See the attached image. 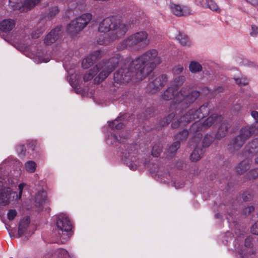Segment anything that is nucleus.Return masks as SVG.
Wrapping results in <instances>:
<instances>
[{
  "label": "nucleus",
  "instance_id": "f257e3e1",
  "mask_svg": "<svg viewBox=\"0 0 258 258\" xmlns=\"http://www.w3.org/2000/svg\"><path fill=\"white\" fill-rule=\"evenodd\" d=\"M177 91L172 87H168L163 93L162 98L168 100L174 99L175 103L171 105V111H183L188 108L200 96V92L192 89L189 85H185Z\"/></svg>",
  "mask_w": 258,
  "mask_h": 258
},
{
  "label": "nucleus",
  "instance_id": "f03ea898",
  "mask_svg": "<svg viewBox=\"0 0 258 258\" xmlns=\"http://www.w3.org/2000/svg\"><path fill=\"white\" fill-rule=\"evenodd\" d=\"M162 61L155 49L147 51L131 62V66L137 71V79L143 80L148 76L157 66Z\"/></svg>",
  "mask_w": 258,
  "mask_h": 258
},
{
  "label": "nucleus",
  "instance_id": "7ed1b4c3",
  "mask_svg": "<svg viewBox=\"0 0 258 258\" xmlns=\"http://www.w3.org/2000/svg\"><path fill=\"white\" fill-rule=\"evenodd\" d=\"M121 60L122 58L120 54L117 53L109 59L101 61L84 75V81L91 80L98 73L94 81L97 83L102 82L115 69Z\"/></svg>",
  "mask_w": 258,
  "mask_h": 258
},
{
  "label": "nucleus",
  "instance_id": "20e7f679",
  "mask_svg": "<svg viewBox=\"0 0 258 258\" xmlns=\"http://www.w3.org/2000/svg\"><path fill=\"white\" fill-rule=\"evenodd\" d=\"M98 31L100 32H107L111 31L109 40L114 41L123 36L128 30V26L117 17H109L104 18L99 24Z\"/></svg>",
  "mask_w": 258,
  "mask_h": 258
},
{
  "label": "nucleus",
  "instance_id": "39448f33",
  "mask_svg": "<svg viewBox=\"0 0 258 258\" xmlns=\"http://www.w3.org/2000/svg\"><path fill=\"white\" fill-rule=\"evenodd\" d=\"M149 42L148 35L145 31L137 32L120 43L117 46L118 50L135 46L137 48L146 46Z\"/></svg>",
  "mask_w": 258,
  "mask_h": 258
},
{
  "label": "nucleus",
  "instance_id": "423d86ee",
  "mask_svg": "<svg viewBox=\"0 0 258 258\" xmlns=\"http://www.w3.org/2000/svg\"><path fill=\"white\" fill-rule=\"evenodd\" d=\"M56 225L58 230V236L60 237L61 242L64 243L72 235V222L67 215L61 213L57 216Z\"/></svg>",
  "mask_w": 258,
  "mask_h": 258
},
{
  "label": "nucleus",
  "instance_id": "0eeeda50",
  "mask_svg": "<svg viewBox=\"0 0 258 258\" xmlns=\"http://www.w3.org/2000/svg\"><path fill=\"white\" fill-rule=\"evenodd\" d=\"M128 61L123 67L116 71L114 74V84H123L128 82L132 78L135 81H141L137 79V71L131 66V62L128 64Z\"/></svg>",
  "mask_w": 258,
  "mask_h": 258
},
{
  "label": "nucleus",
  "instance_id": "6e6552de",
  "mask_svg": "<svg viewBox=\"0 0 258 258\" xmlns=\"http://www.w3.org/2000/svg\"><path fill=\"white\" fill-rule=\"evenodd\" d=\"M197 115V114H169L160 121V124L162 126H165L172 121L171 127L176 128L180 124L185 125L189 123Z\"/></svg>",
  "mask_w": 258,
  "mask_h": 258
},
{
  "label": "nucleus",
  "instance_id": "1a4fd4ad",
  "mask_svg": "<svg viewBox=\"0 0 258 258\" xmlns=\"http://www.w3.org/2000/svg\"><path fill=\"white\" fill-rule=\"evenodd\" d=\"M90 13H85L72 20L68 25L67 31L71 35H75L82 31L92 19Z\"/></svg>",
  "mask_w": 258,
  "mask_h": 258
},
{
  "label": "nucleus",
  "instance_id": "9d476101",
  "mask_svg": "<svg viewBox=\"0 0 258 258\" xmlns=\"http://www.w3.org/2000/svg\"><path fill=\"white\" fill-rule=\"evenodd\" d=\"M167 82V77L166 75H160L148 85V90L152 93H155L164 86Z\"/></svg>",
  "mask_w": 258,
  "mask_h": 258
},
{
  "label": "nucleus",
  "instance_id": "9b49d317",
  "mask_svg": "<svg viewBox=\"0 0 258 258\" xmlns=\"http://www.w3.org/2000/svg\"><path fill=\"white\" fill-rule=\"evenodd\" d=\"M171 12L178 17L186 16L191 14V10L187 6L171 4L169 6Z\"/></svg>",
  "mask_w": 258,
  "mask_h": 258
},
{
  "label": "nucleus",
  "instance_id": "f8f14e48",
  "mask_svg": "<svg viewBox=\"0 0 258 258\" xmlns=\"http://www.w3.org/2000/svg\"><path fill=\"white\" fill-rule=\"evenodd\" d=\"M61 27L57 26L52 30L45 37L44 42L46 45H51L62 36Z\"/></svg>",
  "mask_w": 258,
  "mask_h": 258
},
{
  "label": "nucleus",
  "instance_id": "ddd939ff",
  "mask_svg": "<svg viewBox=\"0 0 258 258\" xmlns=\"http://www.w3.org/2000/svg\"><path fill=\"white\" fill-rule=\"evenodd\" d=\"M103 54V52L101 50L94 51L83 60L82 63V67L84 69H88L98 59L101 58Z\"/></svg>",
  "mask_w": 258,
  "mask_h": 258
},
{
  "label": "nucleus",
  "instance_id": "4468645a",
  "mask_svg": "<svg viewBox=\"0 0 258 258\" xmlns=\"http://www.w3.org/2000/svg\"><path fill=\"white\" fill-rule=\"evenodd\" d=\"M258 130V122L254 125L245 126L241 128L239 136L245 141L250 138Z\"/></svg>",
  "mask_w": 258,
  "mask_h": 258
},
{
  "label": "nucleus",
  "instance_id": "2eb2a0df",
  "mask_svg": "<svg viewBox=\"0 0 258 258\" xmlns=\"http://www.w3.org/2000/svg\"><path fill=\"white\" fill-rule=\"evenodd\" d=\"M245 141L239 135L234 138L228 144V150L230 152H235L239 150Z\"/></svg>",
  "mask_w": 258,
  "mask_h": 258
},
{
  "label": "nucleus",
  "instance_id": "dca6fc26",
  "mask_svg": "<svg viewBox=\"0 0 258 258\" xmlns=\"http://www.w3.org/2000/svg\"><path fill=\"white\" fill-rule=\"evenodd\" d=\"M12 194H15V192H12L10 188H4L0 190V204L5 205L8 204Z\"/></svg>",
  "mask_w": 258,
  "mask_h": 258
},
{
  "label": "nucleus",
  "instance_id": "f3484780",
  "mask_svg": "<svg viewBox=\"0 0 258 258\" xmlns=\"http://www.w3.org/2000/svg\"><path fill=\"white\" fill-rule=\"evenodd\" d=\"M231 123L228 121L223 122L219 127L216 135V138L221 139L226 136L228 130L230 127Z\"/></svg>",
  "mask_w": 258,
  "mask_h": 258
},
{
  "label": "nucleus",
  "instance_id": "a211bd4d",
  "mask_svg": "<svg viewBox=\"0 0 258 258\" xmlns=\"http://www.w3.org/2000/svg\"><path fill=\"white\" fill-rule=\"evenodd\" d=\"M41 0H23V5L21 7L22 12L30 11L37 6Z\"/></svg>",
  "mask_w": 258,
  "mask_h": 258
},
{
  "label": "nucleus",
  "instance_id": "6ab92c4d",
  "mask_svg": "<svg viewBox=\"0 0 258 258\" xmlns=\"http://www.w3.org/2000/svg\"><path fill=\"white\" fill-rule=\"evenodd\" d=\"M15 26V22L12 19H5L0 23V29L5 32L12 30Z\"/></svg>",
  "mask_w": 258,
  "mask_h": 258
},
{
  "label": "nucleus",
  "instance_id": "aec40b11",
  "mask_svg": "<svg viewBox=\"0 0 258 258\" xmlns=\"http://www.w3.org/2000/svg\"><path fill=\"white\" fill-rule=\"evenodd\" d=\"M30 218L28 217L24 218L20 221L19 228H18V235L20 237L26 233V230L29 226Z\"/></svg>",
  "mask_w": 258,
  "mask_h": 258
},
{
  "label": "nucleus",
  "instance_id": "412c9836",
  "mask_svg": "<svg viewBox=\"0 0 258 258\" xmlns=\"http://www.w3.org/2000/svg\"><path fill=\"white\" fill-rule=\"evenodd\" d=\"M251 161L248 159H245L239 163L236 167V171L238 174H242L248 170L250 168Z\"/></svg>",
  "mask_w": 258,
  "mask_h": 258
},
{
  "label": "nucleus",
  "instance_id": "4be33fe9",
  "mask_svg": "<svg viewBox=\"0 0 258 258\" xmlns=\"http://www.w3.org/2000/svg\"><path fill=\"white\" fill-rule=\"evenodd\" d=\"M176 38L182 46L189 47L191 45V41L188 36L183 33L179 32Z\"/></svg>",
  "mask_w": 258,
  "mask_h": 258
},
{
  "label": "nucleus",
  "instance_id": "5701e85b",
  "mask_svg": "<svg viewBox=\"0 0 258 258\" xmlns=\"http://www.w3.org/2000/svg\"><path fill=\"white\" fill-rule=\"evenodd\" d=\"M204 151L202 148L197 147L191 153L190 159L192 162H197L199 161L203 155Z\"/></svg>",
  "mask_w": 258,
  "mask_h": 258
},
{
  "label": "nucleus",
  "instance_id": "b1692460",
  "mask_svg": "<svg viewBox=\"0 0 258 258\" xmlns=\"http://www.w3.org/2000/svg\"><path fill=\"white\" fill-rule=\"evenodd\" d=\"M205 126L201 120L196 121L193 123L190 128V133L196 134L203 130H205Z\"/></svg>",
  "mask_w": 258,
  "mask_h": 258
},
{
  "label": "nucleus",
  "instance_id": "393cba45",
  "mask_svg": "<svg viewBox=\"0 0 258 258\" xmlns=\"http://www.w3.org/2000/svg\"><path fill=\"white\" fill-rule=\"evenodd\" d=\"M185 81V78L184 76H179L175 77L171 82V87L176 90L181 86Z\"/></svg>",
  "mask_w": 258,
  "mask_h": 258
},
{
  "label": "nucleus",
  "instance_id": "a878e982",
  "mask_svg": "<svg viewBox=\"0 0 258 258\" xmlns=\"http://www.w3.org/2000/svg\"><path fill=\"white\" fill-rule=\"evenodd\" d=\"M249 153L255 154L258 152V138L253 140L246 147Z\"/></svg>",
  "mask_w": 258,
  "mask_h": 258
},
{
  "label": "nucleus",
  "instance_id": "bb28decb",
  "mask_svg": "<svg viewBox=\"0 0 258 258\" xmlns=\"http://www.w3.org/2000/svg\"><path fill=\"white\" fill-rule=\"evenodd\" d=\"M214 107L210 103H206L201 106L197 110V113H210L213 111Z\"/></svg>",
  "mask_w": 258,
  "mask_h": 258
},
{
  "label": "nucleus",
  "instance_id": "cd10ccee",
  "mask_svg": "<svg viewBox=\"0 0 258 258\" xmlns=\"http://www.w3.org/2000/svg\"><path fill=\"white\" fill-rule=\"evenodd\" d=\"M23 5V0H9V6L14 10H19L22 12L21 7Z\"/></svg>",
  "mask_w": 258,
  "mask_h": 258
},
{
  "label": "nucleus",
  "instance_id": "c85d7f7f",
  "mask_svg": "<svg viewBox=\"0 0 258 258\" xmlns=\"http://www.w3.org/2000/svg\"><path fill=\"white\" fill-rule=\"evenodd\" d=\"M189 70L192 73H197L202 71V66L200 63L192 61L189 63Z\"/></svg>",
  "mask_w": 258,
  "mask_h": 258
},
{
  "label": "nucleus",
  "instance_id": "c756f323",
  "mask_svg": "<svg viewBox=\"0 0 258 258\" xmlns=\"http://www.w3.org/2000/svg\"><path fill=\"white\" fill-rule=\"evenodd\" d=\"M46 199V192L44 191H41L36 195L35 197V202L38 205H42L45 203Z\"/></svg>",
  "mask_w": 258,
  "mask_h": 258
},
{
  "label": "nucleus",
  "instance_id": "7c9ffc66",
  "mask_svg": "<svg viewBox=\"0 0 258 258\" xmlns=\"http://www.w3.org/2000/svg\"><path fill=\"white\" fill-rule=\"evenodd\" d=\"M217 117V114H212L209 117L204 120H202L203 123L205 126V128H206L209 126H211L214 122L215 121Z\"/></svg>",
  "mask_w": 258,
  "mask_h": 258
},
{
  "label": "nucleus",
  "instance_id": "2f4dec72",
  "mask_svg": "<svg viewBox=\"0 0 258 258\" xmlns=\"http://www.w3.org/2000/svg\"><path fill=\"white\" fill-rule=\"evenodd\" d=\"M180 145V142L179 141H177L174 142L168 148V155H167L169 157H172L173 155L177 151V150L179 148Z\"/></svg>",
  "mask_w": 258,
  "mask_h": 258
},
{
  "label": "nucleus",
  "instance_id": "473e14b6",
  "mask_svg": "<svg viewBox=\"0 0 258 258\" xmlns=\"http://www.w3.org/2000/svg\"><path fill=\"white\" fill-rule=\"evenodd\" d=\"M162 145L160 143L155 144L152 148V155L154 157L159 156L162 151Z\"/></svg>",
  "mask_w": 258,
  "mask_h": 258
},
{
  "label": "nucleus",
  "instance_id": "72a5a7b5",
  "mask_svg": "<svg viewBox=\"0 0 258 258\" xmlns=\"http://www.w3.org/2000/svg\"><path fill=\"white\" fill-rule=\"evenodd\" d=\"M189 134V132L186 130L179 132L175 136V139L178 141H182L186 139Z\"/></svg>",
  "mask_w": 258,
  "mask_h": 258
},
{
  "label": "nucleus",
  "instance_id": "f704fd0d",
  "mask_svg": "<svg viewBox=\"0 0 258 258\" xmlns=\"http://www.w3.org/2000/svg\"><path fill=\"white\" fill-rule=\"evenodd\" d=\"M25 167L28 172L33 173L36 170V164L33 161H29L25 163Z\"/></svg>",
  "mask_w": 258,
  "mask_h": 258
},
{
  "label": "nucleus",
  "instance_id": "c9c22d12",
  "mask_svg": "<svg viewBox=\"0 0 258 258\" xmlns=\"http://www.w3.org/2000/svg\"><path fill=\"white\" fill-rule=\"evenodd\" d=\"M207 8H209L211 10L218 13H219L221 11L220 9L219 8L217 4L212 0L208 1Z\"/></svg>",
  "mask_w": 258,
  "mask_h": 258
},
{
  "label": "nucleus",
  "instance_id": "e433bc0d",
  "mask_svg": "<svg viewBox=\"0 0 258 258\" xmlns=\"http://www.w3.org/2000/svg\"><path fill=\"white\" fill-rule=\"evenodd\" d=\"M59 9L56 6L51 7L48 11L47 16L48 18H54L59 12Z\"/></svg>",
  "mask_w": 258,
  "mask_h": 258
},
{
  "label": "nucleus",
  "instance_id": "4c0bfd02",
  "mask_svg": "<svg viewBox=\"0 0 258 258\" xmlns=\"http://www.w3.org/2000/svg\"><path fill=\"white\" fill-rule=\"evenodd\" d=\"M254 163L256 168L251 170L249 173V176L250 178L252 179H254L258 177V156L255 158Z\"/></svg>",
  "mask_w": 258,
  "mask_h": 258
},
{
  "label": "nucleus",
  "instance_id": "58836bf2",
  "mask_svg": "<svg viewBox=\"0 0 258 258\" xmlns=\"http://www.w3.org/2000/svg\"><path fill=\"white\" fill-rule=\"evenodd\" d=\"M109 125L112 128L115 127L117 130H120L123 127L124 124L122 122H118L117 119L108 122Z\"/></svg>",
  "mask_w": 258,
  "mask_h": 258
},
{
  "label": "nucleus",
  "instance_id": "ea45409f",
  "mask_svg": "<svg viewBox=\"0 0 258 258\" xmlns=\"http://www.w3.org/2000/svg\"><path fill=\"white\" fill-rule=\"evenodd\" d=\"M236 83L240 86H245L248 84V80L245 78H234Z\"/></svg>",
  "mask_w": 258,
  "mask_h": 258
},
{
  "label": "nucleus",
  "instance_id": "a19ab883",
  "mask_svg": "<svg viewBox=\"0 0 258 258\" xmlns=\"http://www.w3.org/2000/svg\"><path fill=\"white\" fill-rule=\"evenodd\" d=\"M213 137L210 135H206L203 141V147H208L213 142Z\"/></svg>",
  "mask_w": 258,
  "mask_h": 258
},
{
  "label": "nucleus",
  "instance_id": "79ce46f5",
  "mask_svg": "<svg viewBox=\"0 0 258 258\" xmlns=\"http://www.w3.org/2000/svg\"><path fill=\"white\" fill-rule=\"evenodd\" d=\"M136 150V149L135 146L132 145L128 146L127 149L126 150V152L125 153V157L129 158L130 156H132V154L135 153Z\"/></svg>",
  "mask_w": 258,
  "mask_h": 258
},
{
  "label": "nucleus",
  "instance_id": "37998d69",
  "mask_svg": "<svg viewBox=\"0 0 258 258\" xmlns=\"http://www.w3.org/2000/svg\"><path fill=\"white\" fill-rule=\"evenodd\" d=\"M44 30L42 29H37L33 31L31 33V37L33 39H36L43 33Z\"/></svg>",
  "mask_w": 258,
  "mask_h": 258
},
{
  "label": "nucleus",
  "instance_id": "c03bdc74",
  "mask_svg": "<svg viewBox=\"0 0 258 258\" xmlns=\"http://www.w3.org/2000/svg\"><path fill=\"white\" fill-rule=\"evenodd\" d=\"M26 148L24 145H19L17 147V151L18 154L24 156L26 152Z\"/></svg>",
  "mask_w": 258,
  "mask_h": 258
},
{
  "label": "nucleus",
  "instance_id": "a18cd8bd",
  "mask_svg": "<svg viewBox=\"0 0 258 258\" xmlns=\"http://www.w3.org/2000/svg\"><path fill=\"white\" fill-rule=\"evenodd\" d=\"M209 0H195L197 5L202 7L204 8H207V5Z\"/></svg>",
  "mask_w": 258,
  "mask_h": 258
},
{
  "label": "nucleus",
  "instance_id": "49530a36",
  "mask_svg": "<svg viewBox=\"0 0 258 258\" xmlns=\"http://www.w3.org/2000/svg\"><path fill=\"white\" fill-rule=\"evenodd\" d=\"M184 70L183 67L181 65H178L173 69L174 74L178 75L182 73Z\"/></svg>",
  "mask_w": 258,
  "mask_h": 258
},
{
  "label": "nucleus",
  "instance_id": "de8ad7c7",
  "mask_svg": "<svg viewBox=\"0 0 258 258\" xmlns=\"http://www.w3.org/2000/svg\"><path fill=\"white\" fill-rule=\"evenodd\" d=\"M258 34V27L255 25H252L251 27V32H250V35L252 37H255Z\"/></svg>",
  "mask_w": 258,
  "mask_h": 258
},
{
  "label": "nucleus",
  "instance_id": "09e8293b",
  "mask_svg": "<svg viewBox=\"0 0 258 258\" xmlns=\"http://www.w3.org/2000/svg\"><path fill=\"white\" fill-rule=\"evenodd\" d=\"M8 218L10 220H13L17 215V211L15 210H11L8 213Z\"/></svg>",
  "mask_w": 258,
  "mask_h": 258
},
{
  "label": "nucleus",
  "instance_id": "8fccbe9b",
  "mask_svg": "<svg viewBox=\"0 0 258 258\" xmlns=\"http://www.w3.org/2000/svg\"><path fill=\"white\" fill-rule=\"evenodd\" d=\"M251 232L253 234L258 235V221L252 226Z\"/></svg>",
  "mask_w": 258,
  "mask_h": 258
},
{
  "label": "nucleus",
  "instance_id": "3c124183",
  "mask_svg": "<svg viewBox=\"0 0 258 258\" xmlns=\"http://www.w3.org/2000/svg\"><path fill=\"white\" fill-rule=\"evenodd\" d=\"M252 238L250 236L247 237L245 240V246L247 247H250L252 246Z\"/></svg>",
  "mask_w": 258,
  "mask_h": 258
},
{
  "label": "nucleus",
  "instance_id": "603ef678",
  "mask_svg": "<svg viewBox=\"0 0 258 258\" xmlns=\"http://www.w3.org/2000/svg\"><path fill=\"white\" fill-rule=\"evenodd\" d=\"M224 89H225V88L223 86H222V85L214 89V93L215 94H217L218 93L222 92L224 90Z\"/></svg>",
  "mask_w": 258,
  "mask_h": 258
},
{
  "label": "nucleus",
  "instance_id": "864d4df0",
  "mask_svg": "<svg viewBox=\"0 0 258 258\" xmlns=\"http://www.w3.org/2000/svg\"><path fill=\"white\" fill-rule=\"evenodd\" d=\"M254 211V207L253 206H249L248 207L245 208L243 211V212L244 214H249L251 212Z\"/></svg>",
  "mask_w": 258,
  "mask_h": 258
},
{
  "label": "nucleus",
  "instance_id": "5fc2aeb1",
  "mask_svg": "<svg viewBox=\"0 0 258 258\" xmlns=\"http://www.w3.org/2000/svg\"><path fill=\"white\" fill-rule=\"evenodd\" d=\"M109 41L106 40L105 39H101V38H99L97 41V42L100 45H107L108 44Z\"/></svg>",
  "mask_w": 258,
  "mask_h": 258
},
{
  "label": "nucleus",
  "instance_id": "6e6d98bb",
  "mask_svg": "<svg viewBox=\"0 0 258 258\" xmlns=\"http://www.w3.org/2000/svg\"><path fill=\"white\" fill-rule=\"evenodd\" d=\"M247 3L251 5L256 7L258 6V0H245Z\"/></svg>",
  "mask_w": 258,
  "mask_h": 258
},
{
  "label": "nucleus",
  "instance_id": "4d7b16f0",
  "mask_svg": "<svg viewBox=\"0 0 258 258\" xmlns=\"http://www.w3.org/2000/svg\"><path fill=\"white\" fill-rule=\"evenodd\" d=\"M240 105L239 104H236L233 107L232 109L234 111H239L240 110Z\"/></svg>",
  "mask_w": 258,
  "mask_h": 258
},
{
  "label": "nucleus",
  "instance_id": "13d9d810",
  "mask_svg": "<svg viewBox=\"0 0 258 258\" xmlns=\"http://www.w3.org/2000/svg\"><path fill=\"white\" fill-rule=\"evenodd\" d=\"M247 195L248 194L247 193H244L242 195V198H243V200L245 201H248L250 199V197L248 198L247 197Z\"/></svg>",
  "mask_w": 258,
  "mask_h": 258
},
{
  "label": "nucleus",
  "instance_id": "bf43d9fd",
  "mask_svg": "<svg viewBox=\"0 0 258 258\" xmlns=\"http://www.w3.org/2000/svg\"><path fill=\"white\" fill-rule=\"evenodd\" d=\"M40 59V62H47L49 61L50 59L49 58L47 57V58H43L42 57H40L39 58Z\"/></svg>",
  "mask_w": 258,
  "mask_h": 258
},
{
  "label": "nucleus",
  "instance_id": "052dcab7",
  "mask_svg": "<svg viewBox=\"0 0 258 258\" xmlns=\"http://www.w3.org/2000/svg\"><path fill=\"white\" fill-rule=\"evenodd\" d=\"M59 251L63 255L67 254V253H68L67 251L65 249H61L59 250Z\"/></svg>",
  "mask_w": 258,
  "mask_h": 258
},
{
  "label": "nucleus",
  "instance_id": "680f3d73",
  "mask_svg": "<svg viewBox=\"0 0 258 258\" xmlns=\"http://www.w3.org/2000/svg\"><path fill=\"white\" fill-rule=\"evenodd\" d=\"M251 115L256 120H258V114H251Z\"/></svg>",
  "mask_w": 258,
  "mask_h": 258
},
{
  "label": "nucleus",
  "instance_id": "e2e57ef3",
  "mask_svg": "<svg viewBox=\"0 0 258 258\" xmlns=\"http://www.w3.org/2000/svg\"><path fill=\"white\" fill-rule=\"evenodd\" d=\"M19 188L20 189V195H21L22 194V189H23V185L22 184H20L19 185Z\"/></svg>",
  "mask_w": 258,
  "mask_h": 258
},
{
  "label": "nucleus",
  "instance_id": "0e129e2a",
  "mask_svg": "<svg viewBox=\"0 0 258 258\" xmlns=\"http://www.w3.org/2000/svg\"><path fill=\"white\" fill-rule=\"evenodd\" d=\"M198 138L199 139H201L202 138V135L200 133H198Z\"/></svg>",
  "mask_w": 258,
  "mask_h": 258
},
{
  "label": "nucleus",
  "instance_id": "69168bd1",
  "mask_svg": "<svg viewBox=\"0 0 258 258\" xmlns=\"http://www.w3.org/2000/svg\"><path fill=\"white\" fill-rule=\"evenodd\" d=\"M251 113H258L257 111H252Z\"/></svg>",
  "mask_w": 258,
  "mask_h": 258
},
{
  "label": "nucleus",
  "instance_id": "338daca9",
  "mask_svg": "<svg viewBox=\"0 0 258 258\" xmlns=\"http://www.w3.org/2000/svg\"><path fill=\"white\" fill-rule=\"evenodd\" d=\"M257 156H258V155H257Z\"/></svg>",
  "mask_w": 258,
  "mask_h": 258
}]
</instances>
